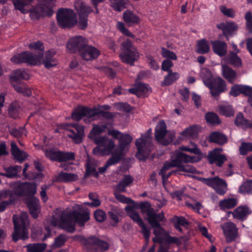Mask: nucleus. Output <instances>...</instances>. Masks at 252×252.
<instances>
[{
    "label": "nucleus",
    "mask_w": 252,
    "mask_h": 252,
    "mask_svg": "<svg viewBox=\"0 0 252 252\" xmlns=\"http://www.w3.org/2000/svg\"><path fill=\"white\" fill-rule=\"evenodd\" d=\"M90 219L89 213L83 209L79 205L73 207V211L69 213H63L59 220L53 216L51 224L53 226H59L66 231L73 232L75 230V223L83 226Z\"/></svg>",
    "instance_id": "nucleus-1"
},
{
    "label": "nucleus",
    "mask_w": 252,
    "mask_h": 252,
    "mask_svg": "<svg viewBox=\"0 0 252 252\" xmlns=\"http://www.w3.org/2000/svg\"><path fill=\"white\" fill-rule=\"evenodd\" d=\"M110 107L108 105H98L94 106L92 108L87 107H78L72 113V118L78 121L81 120L83 117H86L84 121L86 123H90L93 121L98 119L100 116L108 120L112 119L114 117L113 114L104 110L109 109Z\"/></svg>",
    "instance_id": "nucleus-2"
},
{
    "label": "nucleus",
    "mask_w": 252,
    "mask_h": 252,
    "mask_svg": "<svg viewBox=\"0 0 252 252\" xmlns=\"http://www.w3.org/2000/svg\"><path fill=\"white\" fill-rule=\"evenodd\" d=\"M15 9L22 13L31 12V15L35 14L36 17L40 16H51L53 14L52 9L53 0H40V3L35 9H32L30 5L34 0H12Z\"/></svg>",
    "instance_id": "nucleus-3"
},
{
    "label": "nucleus",
    "mask_w": 252,
    "mask_h": 252,
    "mask_svg": "<svg viewBox=\"0 0 252 252\" xmlns=\"http://www.w3.org/2000/svg\"><path fill=\"white\" fill-rule=\"evenodd\" d=\"M200 158L195 156H189L181 152L176 151L171 156L170 161H167L164 164L163 170L177 167L179 170L191 173H197L196 168L189 163L199 161Z\"/></svg>",
    "instance_id": "nucleus-4"
},
{
    "label": "nucleus",
    "mask_w": 252,
    "mask_h": 252,
    "mask_svg": "<svg viewBox=\"0 0 252 252\" xmlns=\"http://www.w3.org/2000/svg\"><path fill=\"white\" fill-rule=\"evenodd\" d=\"M132 137L129 134L123 133L119 140V150H116L112 154L103 166L98 168L99 172L101 174L103 173L110 166L119 162L124 156L123 152L132 142Z\"/></svg>",
    "instance_id": "nucleus-5"
},
{
    "label": "nucleus",
    "mask_w": 252,
    "mask_h": 252,
    "mask_svg": "<svg viewBox=\"0 0 252 252\" xmlns=\"http://www.w3.org/2000/svg\"><path fill=\"white\" fill-rule=\"evenodd\" d=\"M14 224V232L13 234V240L16 242L19 239L25 240L28 238V231L26 224L28 222V214L22 212L20 217L14 215L13 216Z\"/></svg>",
    "instance_id": "nucleus-6"
},
{
    "label": "nucleus",
    "mask_w": 252,
    "mask_h": 252,
    "mask_svg": "<svg viewBox=\"0 0 252 252\" xmlns=\"http://www.w3.org/2000/svg\"><path fill=\"white\" fill-rule=\"evenodd\" d=\"M155 136L156 140L163 145L171 143L175 138V132L168 131L166 125L163 120L159 121L156 129Z\"/></svg>",
    "instance_id": "nucleus-7"
},
{
    "label": "nucleus",
    "mask_w": 252,
    "mask_h": 252,
    "mask_svg": "<svg viewBox=\"0 0 252 252\" xmlns=\"http://www.w3.org/2000/svg\"><path fill=\"white\" fill-rule=\"evenodd\" d=\"M57 17L58 24L62 28H70L77 24L76 13L71 9H60Z\"/></svg>",
    "instance_id": "nucleus-8"
},
{
    "label": "nucleus",
    "mask_w": 252,
    "mask_h": 252,
    "mask_svg": "<svg viewBox=\"0 0 252 252\" xmlns=\"http://www.w3.org/2000/svg\"><path fill=\"white\" fill-rule=\"evenodd\" d=\"M135 145L137 149L136 157L140 160H145L154 149L152 140L148 137L145 138L140 137L136 140Z\"/></svg>",
    "instance_id": "nucleus-9"
},
{
    "label": "nucleus",
    "mask_w": 252,
    "mask_h": 252,
    "mask_svg": "<svg viewBox=\"0 0 252 252\" xmlns=\"http://www.w3.org/2000/svg\"><path fill=\"white\" fill-rule=\"evenodd\" d=\"M95 143L99 145L93 150L94 154L96 155H109L115 147L114 141L105 136L95 139Z\"/></svg>",
    "instance_id": "nucleus-10"
},
{
    "label": "nucleus",
    "mask_w": 252,
    "mask_h": 252,
    "mask_svg": "<svg viewBox=\"0 0 252 252\" xmlns=\"http://www.w3.org/2000/svg\"><path fill=\"white\" fill-rule=\"evenodd\" d=\"M125 210L127 215L141 227L142 233L146 241L148 242L150 239V229L144 224L139 213L132 207L129 206L126 207Z\"/></svg>",
    "instance_id": "nucleus-11"
},
{
    "label": "nucleus",
    "mask_w": 252,
    "mask_h": 252,
    "mask_svg": "<svg viewBox=\"0 0 252 252\" xmlns=\"http://www.w3.org/2000/svg\"><path fill=\"white\" fill-rule=\"evenodd\" d=\"M46 158L52 161L59 162L73 160L75 158L72 152H62L54 148H48L43 150Z\"/></svg>",
    "instance_id": "nucleus-12"
},
{
    "label": "nucleus",
    "mask_w": 252,
    "mask_h": 252,
    "mask_svg": "<svg viewBox=\"0 0 252 252\" xmlns=\"http://www.w3.org/2000/svg\"><path fill=\"white\" fill-rule=\"evenodd\" d=\"M200 180L214 189L219 195H224L227 190V185L226 182L218 176L213 178H201Z\"/></svg>",
    "instance_id": "nucleus-13"
},
{
    "label": "nucleus",
    "mask_w": 252,
    "mask_h": 252,
    "mask_svg": "<svg viewBox=\"0 0 252 252\" xmlns=\"http://www.w3.org/2000/svg\"><path fill=\"white\" fill-rule=\"evenodd\" d=\"M140 208L142 213H146L147 220L151 226H158L160 221H164V216L163 212L157 213L153 208L147 207L145 204H140Z\"/></svg>",
    "instance_id": "nucleus-14"
},
{
    "label": "nucleus",
    "mask_w": 252,
    "mask_h": 252,
    "mask_svg": "<svg viewBox=\"0 0 252 252\" xmlns=\"http://www.w3.org/2000/svg\"><path fill=\"white\" fill-rule=\"evenodd\" d=\"M205 85L210 89L213 96H218L226 90V83L220 77L213 78L210 82L205 80Z\"/></svg>",
    "instance_id": "nucleus-15"
},
{
    "label": "nucleus",
    "mask_w": 252,
    "mask_h": 252,
    "mask_svg": "<svg viewBox=\"0 0 252 252\" xmlns=\"http://www.w3.org/2000/svg\"><path fill=\"white\" fill-rule=\"evenodd\" d=\"M40 57L33 55L29 52H24L13 56L10 60L15 64L23 63H28L32 65H36L39 63Z\"/></svg>",
    "instance_id": "nucleus-16"
},
{
    "label": "nucleus",
    "mask_w": 252,
    "mask_h": 252,
    "mask_svg": "<svg viewBox=\"0 0 252 252\" xmlns=\"http://www.w3.org/2000/svg\"><path fill=\"white\" fill-rule=\"evenodd\" d=\"M68 126L74 129L67 128V135L72 139L75 143H81L84 135V127L77 124H71Z\"/></svg>",
    "instance_id": "nucleus-17"
},
{
    "label": "nucleus",
    "mask_w": 252,
    "mask_h": 252,
    "mask_svg": "<svg viewBox=\"0 0 252 252\" xmlns=\"http://www.w3.org/2000/svg\"><path fill=\"white\" fill-rule=\"evenodd\" d=\"M222 152L221 148H217L209 152L208 159L210 164H214L218 167H221L224 162L227 160V158L221 154Z\"/></svg>",
    "instance_id": "nucleus-18"
},
{
    "label": "nucleus",
    "mask_w": 252,
    "mask_h": 252,
    "mask_svg": "<svg viewBox=\"0 0 252 252\" xmlns=\"http://www.w3.org/2000/svg\"><path fill=\"white\" fill-rule=\"evenodd\" d=\"M226 241L231 242L238 237V230L236 225L232 222H228L221 225Z\"/></svg>",
    "instance_id": "nucleus-19"
},
{
    "label": "nucleus",
    "mask_w": 252,
    "mask_h": 252,
    "mask_svg": "<svg viewBox=\"0 0 252 252\" xmlns=\"http://www.w3.org/2000/svg\"><path fill=\"white\" fill-rule=\"evenodd\" d=\"M86 39L82 36H77L70 39L67 43V49L72 53L80 51L87 45Z\"/></svg>",
    "instance_id": "nucleus-20"
},
{
    "label": "nucleus",
    "mask_w": 252,
    "mask_h": 252,
    "mask_svg": "<svg viewBox=\"0 0 252 252\" xmlns=\"http://www.w3.org/2000/svg\"><path fill=\"white\" fill-rule=\"evenodd\" d=\"M80 55L85 61H92L96 59L100 55V51L92 46H86L80 51Z\"/></svg>",
    "instance_id": "nucleus-21"
},
{
    "label": "nucleus",
    "mask_w": 252,
    "mask_h": 252,
    "mask_svg": "<svg viewBox=\"0 0 252 252\" xmlns=\"http://www.w3.org/2000/svg\"><path fill=\"white\" fill-rule=\"evenodd\" d=\"M211 44L213 52L220 57L224 56L227 53V44L219 40H212Z\"/></svg>",
    "instance_id": "nucleus-22"
},
{
    "label": "nucleus",
    "mask_w": 252,
    "mask_h": 252,
    "mask_svg": "<svg viewBox=\"0 0 252 252\" xmlns=\"http://www.w3.org/2000/svg\"><path fill=\"white\" fill-rule=\"evenodd\" d=\"M221 66L222 76L229 83L233 84L237 78L236 72L225 64L221 63Z\"/></svg>",
    "instance_id": "nucleus-23"
},
{
    "label": "nucleus",
    "mask_w": 252,
    "mask_h": 252,
    "mask_svg": "<svg viewBox=\"0 0 252 252\" xmlns=\"http://www.w3.org/2000/svg\"><path fill=\"white\" fill-rule=\"evenodd\" d=\"M217 28L222 31L227 39L228 36L232 35L238 29V26L234 22L220 23L217 26Z\"/></svg>",
    "instance_id": "nucleus-24"
},
{
    "label": "nucleus",
    "mask_w": 252,
    "mask_h": 252,
    "mask_svg": "<svg viewBox=\"0 0 252 252\" xmlns=\"http://www.w3.org/2000/svg\"><path fill=\"white\" fill-rule=\"evenodd\" d=\"M200 127L197 126H190L180 133L179 138L181 140H185L194 138L197 134Z\"/></svg>",
    "instance_id": "nucleus-25"
},
{
    "label": "nucleus",
    "mask_w": 252,
    "mask_h": 252,
    "mask_svg": "<svg viewBox=\"0 0 252 252\" xmlns=\"http://www.w3.org/2000/svg\"><path fill=\"white\" fill-rule=\"evenodd\" d=\"M74 6L80 17H88L93 11L90 6L86 5L81 0H77L74 3Z\"/></svg>",
    "instance_id": "nucleus-26"
},
{
    "label": "nucleus",
    "mask_w": 252,
    "mask_h": 252,
    "mask_svg": "<svg viewBox=\"0 0 252 252\" xmlns=\"http://www.w3.org/2000/svg\"><path fill=\"white\" fill-rule=\"evenodd\" d=\"M76 240L79 241L83 244L86 249L88 250H95L96 245L97 241V238L91 236L88 239H86L80 236H76L74 237Z\"/></svg>",
    "instance_id": "nucleus-27"
},
{
    "label": "nucleus",
    "mask_w": 252,
    "mask_h": 252,
    "mask_svg": "<svg viewBox=\"0 0 252 252\" xmlns=\"http://www.w3.org/2000/svg\"><path fill=\"white\" fill-rule=\"evenodd\" d=\"M120 57L123 62L132 65L134 62L138 59L139 54L137 51H133L122 52L120 54Z\"/></svg>",
    "instance_id": "nucleus-28"
},
{
    "label": "nucleus",
    "mask_w": 252,
    "mask_h": 252,
    "mask_svg": "<svg viewBox=\"0 0 252 252\" xmlns=\"http://www.w3.org/2000/svg\"><path fill=\"white\" fill-rule=\"evenodd\" d=\"M11 153L14 158L19 162H22L28 157V154L23 151L20 150L14 142L11 143Z\"/></svg>",
    "instance_id": "nucleus-29"
},
{
    "label": "nucleus",
    "mask_w": 252,
    "mask_h": 252,
    "mask_svg": "<svg viewBox=\"0 0 252 252\" xmlns=\"http://www.w3.org/2000/svg\"><path fill=\"white\" fill-rule=\"evenodd\" d=\"M133 179L129 175H125L119 183L114 187L115 190L120 192H126V188L133 182Z\"/></svg>",
    "instance_id": "nucleus-30"
},
{
    "label": "nucleus",
    "mask_w": 252,
    "mask_h": 252,
    "mask_svg": "<svg viewBox=\"0 0 252 252\" xmlns=\"http://www.w3.org/2000/svg\"><path fill=\"white\" fill-rule=\"evenodd\" d=\"M55 54L54 50H49L46 52L43 59V63L46 68H49L57 64V61L54 58Z\"/></svg>",
    "instance_id": "nucleus-31"
},
{
    "label": "nucleus",
    "mask_w": 252,
    "mask_h": 252,
    "mask_svg": "<svg viewBox=\"0 0 252 252\" xmlns=\"http://www.w3.org/2000/svg\"><path fill=\"white\" fill-rule=\"evenodd\" d=\"M22 189L20 193L26 195H33L36 193V186L34 183H24L19 186Z\"/></svg>",
    "instance_id": "nucleus-32"
},
{
    "label": "nucleus",
    "mask_w": 252,
    "mask_h": 252,
    "mask_svg": "<svg viewBox=\"0 0 252 252\" xmlns=\"http://www.w3.org/2000/svg\"><path fill=\"white\" fill-rule=\"evenodd\" d=\"M209 141L211 142L223 145L226 143L227 137L223 133L219 131L212 132L209 135Z\"/></svg>",
    "instance_id": "nucleus-33"
},
{
    "label": "nucleus",
    "mask_w": 252,
    "mask_h": 252,
    "mask_svg": "<svg viewBox=\"0 0 252 252\" xmlns=\"http://www.w3.org/2000/svg\"><path fill=\"white\" fill-rule=\"evenodd\" d=\"M123 18L125 22L129 26L137 24L139 22V17L132 11L127 10L123 13Z\"/></svg>",
    "instance_id": "nucleus-34"
},
{
    "label": "nucleus",
    "mask_w": 252,
    "mask_h": 252,
    "mask_svg": "<svg viewBox=\"0 0 252 252\" xmlns=\"http://www.w3.org/2000/svg\"><path fill=\"white\" fill-rule=\"evenodd\" d=\"M39 201L37 198H32L28 203L30 212L33 218H36L39 213Z\"/></svg>",
    "instance_id": "nucleus-35"
},
{
    "label": "nucleus",
    "mask_w": 252,
    "mask_h": 252,
    "mask_svg": "<svg viewBox=\"0 0 252 252\" xmlns=\"http://www.w3.org/2000/svg\"><path fill=\"white\" fill-rule=\"evenodd\" d=\"M106 128V126L94 125L93 128L89 134V137L95 142V139L99 137H96V136L104 132Z\"/></svg>",
    "instance_id": "nucleus-36"
},
{
    "label": "nucleus",
    "mask_w": 252,
    "mask_h": 252,
    "mask_svg": "<svg viewBox=\"0 0 252 252\" xmlns=\"http://www.w3.org/2000/svg\"><path fill=\"white\" fill-rule=\"evenodd\" d=\"M224 60L236 67H241L242 65L241 59L232 52H230V54L224 59Z\"/></svg>",
    "instance_id": "nucleus-37"
},
{
    "label": "nucleus",
    "mask_w": 252,
    "mask_h": 252,
    "mask_svg": "<svg viewBox=\"0 0 252 252\" xmlns=\"http://www.w3.org/2000/svg\"><path fill=\"white\" fill-rule=\"evenodd\" d=\"M250 213L249 208L247 207H239L232 213L233 216L237 219H243Z\"/></svg>",
    "instance_id": "nucleus-38"
},
{
    "label": "nucleus",
    "mask_w": 252,
    "mask_h": 252,
    "mask_svg": "<svg viewBox=\"0 0 252 252\" xmlns=\"http://www.w3.org/2000/svg\"><path fill=\"white\" fill-rule=\"evenodd\" d=\"M237 204V200L235 198H230L221 200L219 207L222 210L229 209L234 207Z\"/></svg>",
    "instance_id": "nucleus-39"
},
{
    "label": "nucleus",
    "mask_w": 252,
    "mask_h": 252,
    "mask_svg": "<svg viewBox=\"0 0 252 252\" xmlns=\"http://www.w3.org/2000/svg\"><path fill=\"white\" fill-rule=\"evenodd\" d=\"M58 179L63 182H73L78 179V176L74 173L60 172L58 174Z\"/></svg>",
    "instance_id": "nucleus-40"
},
{
    "label": "nucleus",
    "mask_w": 252,
    "mask_h": 252,
    "mask_svg": "<svg viewBox=\"0 0 252 252\" xmlns=\"http://www.w3.org/2000/svg\"><path fill=\"white\" fill-rule=\"evenodd\" d=\"M180 77V75L177 72H173L169 71L167 75L165 76L161 85L163 86H168L172 84L177 80Z\"/></svg>",
    "instance_id": "nucleus-41"
},
{
    "label": "nucleus",
    "mask_w": 252,
    "mask_h": 252,
    "mask_svg": "<svg viewBox=\"0 0 252 252\" xmlns=\"http://www.w3.org/2000/svg\"><path fill=\"white\" fill-rule=\"evenodd\" d=\"M249 121L244 118L242 113L237 114L235 120V124L238 126H240L243 129L249 128Z\"/></svg>",
    "instance_id": "nucleus-42"
},
{
    "label": "nucleus",
    "mask_w": 252,
    "mask_h": 252,
    "mask_svg": "<svg viewBox=\"0 0 252 252\" xmlns=\"http://www.w3.org/2000/svg\"><path fill=\"white\" fill-rule=\"evenodd\" d=\"M45 243L31 244L26 246L28 252H43L46 248Z\"/></svg>",
    "instance_id": "nucleus-43"
},
{
    "label": "nucleus",
    "mask_w": 252,
    "mask_h": 252,
    "mask_svg": "<svg viewBox=\"0 0 252 252\" xmlns=\"http://www.w3.org/2000/svg\"><path fill=\"white\" fill-rule=\"evenodd\" d=\"M89 198L92 201V202H85V204L94 207H97L100 206L101 201L97 193L90 192L89 194Z\"/></svg>",
    "instance_id": "nucleus-44"
},
{
    "label": "nucleus",
    "mask_w": 252,
    "mask_h": 252,
    "mask_svg": "<svg viewBox=\"0 0 252 252\" xmlns=\"http://www.w3.org/2000/svg\"><path fill=\"white\" fill-rule=\"evenodd\" d=\"M219 113L226 117H230L233 116L234 114V110L231 106L229 105H221L219 107Z\"/></svg>",
    "instance_id": "nucleus-45"
},
{
    "label": "nucleus",
    "mask_w": 252,
    "mask_h": 252,
    "mask_svg": "<svg viewBox=\"0 0 252 252\" xmlns=\"http://www.w3.org/2000/svg\"><path fill=\"white\" fill-rule=\"evenodd\" d=\"M22 170V167L18 165L11 166L6 169V173L2 174V176L8 178H13L17 174L20 172Z\"/></svg>",
    "instance_id": "nucleus-46"
},
{
    "label": "nucleus",
    "mask_w": 252,
    "mask_h": 252,
    "mask_svg": "<svg viewBox=\"0 0 252 252\" xmlns=\"http://www.w3.org/2000/svg\"><path fill=\"white\" fill-rule=\"evenodd\" d=\"M13 87L17 92L22 93L24 95L29 96L32 94L30 89L24 83L15 84Z\"/></svg>",
    "instance_id": "nucleus-47"
},
{
    "label": "nucleus",
    "mask_w": 252,
    "mask_h": 252,
    "mask_svg": "<svg viewBox=\"0 0 252 252\" xmlns=\"http://www.w3.org/2000/svg\"><path fill=\"white\" fill-rule=\"evenodd\" d=\"M11 78L13 81H17L21 79H28L29 75L24 70L17 69L13 72Z\"/></svg>",
    "instance_id": "nucleus-48"
},
{
    "label": "nucleus",
    "mask_w": 252,
    "mask_h": 252,
    "mask_svg": "<svg viewBox=\"0 0 252 252\" xmlns=\"http://www.w3.org/2000/svg\"><path fill=\"white\" fill-rule=\"evenodd\" d=\"M210 50V47L207 43V41L205 39H202L197 43V51L200 54H205Z\"/></svg>",
    "instance_id": "nucleus-49"
},
{
    "label": "nucleus",
    "mask_w": 252,
    "mask_h": 252,
    "mask_svg": "<svg viewBox=\"0 0 252 252\" xmlns=\"http://www.w3.org/2000/svg\"><path fill=\"white\" fill-rule=\"evenodd\" d=\"M98 175V174L96 171L95 167L92 163V161L90 159L88 160L86 163V172L85 176L93 175L97 177Z\"/></svg>",
    "instance_id": "nucleus-50"
},
{
    "label": "nucleus",
    "mask_w": 252,
    "mask_h": 252,
    "mask_svg": "<svg viewBox=\"0 0 252 252\" xmlns=\"http://www.w3.org/2000/svg\"><path fill=\"white\" fill-rule=\"evenodd\" d=\"M239 192L243 194H250L252 192V180L244 182L239 188Z\"/></svg>",
    "instance_id": "nucleus-51"
},
{
    "label": "nucleus",
    "mask_w": 252,
    "mask_h": 252,
    "mask_svg": "<svg viewBox=\"0 0 252 252\" xmlns=\"http://www.w3.org/2000/svg\"><path fill=\"white\" fill-rule=\"evenodd\" d=\"M220 12L226 17L234 18L236 15V11L232 8H227L224 5H220L219 7Z\"/></svg>",
    "instance_id": "nucleus-52"
},
{
    "label": "nucleus",
    "mask_w": 252,
    "mask_h": 252,
    "mask_svg": "<svg viewBox=\"0 0 252 252\" xmlns=\"http://www.w3.org/2000/svg\"><path fill=\"white\" fill-rule=\"evenodd\" d=\"M205 119L208 123L217 125L220 123L218 115L213 112H208L205 115Z\"/></svg>",
    "instance_id": "nucleus-53"
},
{
    "label": "nucleus",
    "mask_w": 252,
    "mask_h": 252,
    "mask_svg": "<svg viewBox=\"0 0 252 252\" xmlns=\"http://www.w3.org/2000/svg\"><path fill=\"white\" fill-rule=\"evenodd\" d=\"M122 52H131V51H137V50L133 46L131 41L126 39L122 43Z\"/></svg>",
    "instance_id": "nucleus-54"
},
{
    "label": "nucleus",
    "mask_w": 252,
    "mask_h": 252,
    "mask_svg": "<svg viewBox=\"0 0 252 252\" xmlns=\"http://www.w3.org/2000/svg\"><path fill=\"white\" fill-rule=\"evenodd\" d=\"M111 6L116 10L121 11L125 8V0H110Z\"/></svg>",
    "instance_id": "nucleus-55"
},
{
    "label": "nucleus",
    "mask_w": 252,
    "mask_h": 252,
    "mask_svg": "<svg viewBox=\"0 0 252 252\" xmlns=\"http://www.w3.org/2000/svg\"><path fill=\"white\" fill-rule=\"evenodd\" d=\"M240 153L241 155H245L249 152H252V143L250 142H242L239 147Z\"/></svg>",
    "instance_id": "nucleus-56"
},
{
    "label": "nucleus",
    "mask_w": 252,
    "mask_h": 252,
    "mask_svg": "<svg viewBox=\"0 0 252 252\" xmlns=\"http://www.w3.org/2000/svg\"><path fill=\"white\" fill-rule=\"evenodd\" d=\"M20 107L16 102H13L9 106V114L10 117L15 118L18 116Z\"/></svg>",
    "instance_id": "nucleus-57"
},
{
    "label": "nucleus",
    "mask_w": 252,
    "mask_h": 252,
    "mask_svg": "<svg viewBox=\"0 0 252 252\" xmlns=\"http://www.w3.org/2000/svg\"><path fill=\"white\" fill-rule=\"evenodd\" d=\"M108 215L111 220V225L113 226H117L120 221L118 213L115 211H110L108 212Z\"/></svg>",
    "instance_id": "nucleus-58"
},
{
    "label": "nucleus",
    "mask_w": 252,
    "mask_h": 252,
    "mask_svg": "<svg viewBox=\"0 0 252 252\" xmlns=\"http://www.w3.org/2000/svg\"><path fill=\"white\" fill-rule=\"evenodd\" d=\"M161 55L163 58L170 60H176L177 59L176 54L173 52L164 47L161 48Z\"/></svg>",
    "instance_id": "nucleus-59"
},
{
    "label": "nucleus",
    "mask_w": 252,
    "mask_h": 252,
    "mask_svg": "<svg viewBox=\"0 0 252 252\" xmlns=\"http://www.w3.org/2000/svg\"><path fill=\"white\" fill-rule=\"evenodd\" d=\"M152 227H154L153 233L156 236H160L164 238L166 235L168 234V232L163 229L160 226V224H158V226H154Z\"/></svg>",
    "instance_id": "nucleus-60"
},
{
    "label": "nucleus",
    "mask_w": 252,
    "mask_h": 252,
    "mask_svg": "<svg viewBox=\"0 0 252 252\" xmlns=\"http://www.w3.org/2000/svg\"><path fill=\"white\" fill-rule=\"evenodd\" d=\"M201 76L204 84L205 80H207V82H210L212 79L214 78L212 76L211 72L207 69H203L202 70Z\"/></svg>",
    "instance_id": "nucleus-61"
},
{
    "label": "nucleus",
    "mask_w": 252,
    "mask_h": 252,
    "mask_svg": "<svg viewBox=\"0 0 252 252\" xmlns=\"http://www.w3.org/2000/svg\"><path fill=\"white\" fill-rule=\"evenodd\" d=\"M67 240L65 235L61 234L55 238L53 246L55 247H60L63 246Z\"/></svg>",
    "instance_id": "nucleus-62"
},
{
    "label": "nucleus",
    "mask_w": 252,
    "mask_h": 252,
    "mask_svg": "<svg viewBox=\"0 0 252 252\" xmlns=\"http://www.w3.org/2000/svg\"><path fill=\"white\" fill-rule=\"evenodd\" d=\"M94 216L95 220L99 222H102L106 219L105 213L100 209H97L94 212Z\"/></svg>",
    "instance_id": "nucleus-63"
},
{
    "label": "nucleus",
    "mask_w": 252,
    "mask_h": 252,
    "mask_svg": "<svg viewBox=\"0 0 252 252\" xmlns=\"http://www.w3.org/2000/svg\"><path fill=\"white\" fill-rule=\"evenodd\" d=\"M245 19L246 21V26L248 30L252 32V13L250 11H247L245 15Z\"/></svg>",
    "instance_id": "nucleus-64"
}]
</instances>
